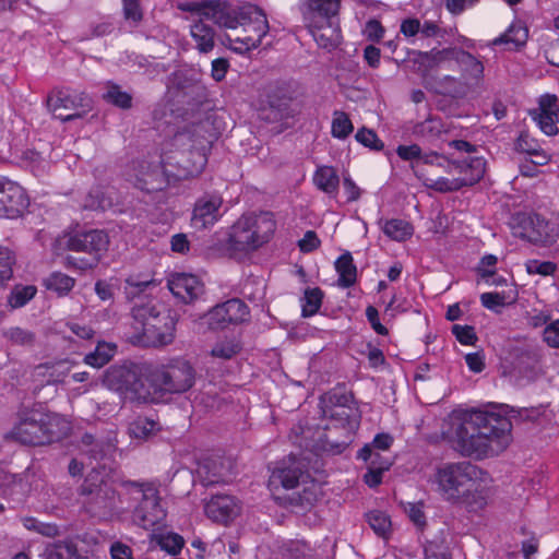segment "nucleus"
I'll return each instance as SVG.
<instances>
[{"label": "nucleus", "instance_id": "1", "mask_svg": "<svg viewBox=\"0 0 559 559\" xmlns=\"http://www.w3.org/2000/svg\"><path fill=\"white\" fill-rule=\"evenodd\" d=\"M511 429L512 424L507 417L473 411L453 425L452 444L463 456L497 455L510 444Z\"/></svg>", "mask_w": 559, "mask_h": 559}, {"label": "nucleus", "instance_id": "2", "mask_svg": "<svg viewBox=\"0 0 559 559\" xmlns=\"http://www.w3.org/2000/svg\"><path fill=\"white\" fill-rule=\"evenodd\" d=\"M176 8L182 12L203 15L222 27L241 25L246 33L240 38L243 46H233V49L240 53L261 45L263 37L269 32L265 13L254 4L234 8L222 0H187L177 2Z\"/></svg>", "mask_w": 559, "mask_h": 559}, {"label": "nucleus", "instance_id": "3", "mask_svg": "<svg viewBox=\"0 0 559 559\" xmlns=\"http://www.w3.org/2000/svg\"><path fill=\"white\" fill-rule=\"evenodd\" d=\"M210 143L200 136L198 129L193 132H178L173 136L162 160L165 162L167 175L174 182L197 177L203 171L207 163L206 152Z\"/></svg>", "mask_w": 559, "mask_h": 559}, {"label": "nucleus", "instance_id": "4", "mask_svg": "<svg viewBox=\"0 0 559 559\" xmlns=\"http://www.w3.org/2000/svg\"><path fill=\"white\" fill-rule=\"evenodd\" d=\"M120 487L121 490L117 491L105 468L92 469L79 488L84 511L98 520H110L129 510L131 503L127 500L128 495Z\"/></svg>", "mask_w": 559, "mask_h": 559}, {"label": "nucleus", "instance_id": "5", "mask_svg": "<svg viewBox=\"0 0 559 559\" xmlns=\"http://www.w3.org/2000/svg\"><path fill=\"white\" fill-rule=\"evenodd\" d=\"M131 316L129 340L133 345L163 347L174 342L176 319L166 307L152 302L135 305Z\"/></svg>", "mask_w": 559, "mask_h": 559}, {"label": "nucleus", "instance_id": "6", "mask_svg": "<svg viewBox=\"0 0 559 559\" xmlns=\"http://www.w3.org/2000/svg\"><path fill=\"white\" fill-rule=\"evenodd\" d=\"M70 424L60 415L33 408L20 414L10 436L22 444L45 445L66 437Z\"/></svg>", "mask_w": 559, "mask_h": 559}, {"label": "nucleus", "instance_id": "7", "mask_svg": "<svg viewBox=\"0 0 559 559\" xmlns=\"http://www.w3.org/2000/svg\"><path fill=\"white\" fill-rule=\"evenodd\" d=\"M103 382L106 388L115 391L124 402L135 404L157 403L153 386L147 381V374L133 362L114 365L109 367Z\"/></svg>", "mask_w": 559, "mask_h": 559}, {"label": "nucleus", "instance_id": "8", "mask_svg": "<svg viewBox=\"0 0 559 559\" xmlns=\"http://www.w3.org/2000/svg\"><path fill=\"white\" fill-rule=\"evenodd\" d=\"M275 229L276 222L272 213L245 214L233 225L229 245L238 251L255 250L271 239Z\"/></svg>", "mask_w": 559, "mask_h": 559}, {"label": "nucleus", "instance_id": "9", "mask_svg": "<svg viewBox=\"0 0 559 559\" xmlns=\"http://www.w3.org/2000/svg\"><path fill=\"white\" fill-rule=\"evenodd\" d=\"M479 475L480 469L469 462L445 463L438 467L436 483L444 499L456 502L477 490Z\"/></svg>", "mask_w": 559, "mask_h": 559}, {"label": "nucleus", "instance_id": "10", "mask_svg": "<svg viewBox=\"0 0 559 559\" xmlns=\"http://www.w3.org/2000/svg\"><path fill=\"white\" fill-rule=\"evenodd\" d=\"M147 381L159 402L165 394H181L189 391L195 382V370L188 360L175 358L152 369L147 373Z\"/></svg>", "mask_w": 559, "mask_h": 559}, {"label": "nucleus", "instance_id": "11", "mask_svg": "<svg viewBox=\"0 0 559 559\" xmlns=\"http://www.w3.org/2000/svg\"><path fill=\"white\" fill-rule=\"evenodd\" d=\"M485 170L486 159L475 156L452 162L450 165L451 178H433L427 169H418V174L427 188L438 192H452L475 185L484 177Z\"/></svg>", "mask_w": 559, "mask_h": 559}, {"label": "nucleus", "instance_id": "12", "mask_svg": "<svg viewBox=\"0 0 559 559\" xmlns=\"http://www.w3.org/2000/svg\"><path fill=\"white\" fill-rule=\"evenodd\" d=\"M121 486L131 504L139 501L133 514V520L139 526L150 530L164 520L166 514L160 507L157 489L152 484L124 480L121 481Z\"/></svg>", "mask_w": 559, "mask_h": 559}, {"label": "nucleus", "instance_id": "13", "mask_svg": "<svg viewBox=\"0 0 559 559\" xmlns=\"http://www.w3.org/2000/svg\"><path fill=\"white\" fill-rule=\"evenodd\" d=\"M329 400L336 406V409L331 413L333 428H329L330 433L326 435V443L334 453H342L352 442L359 421L348 407L353 401L352 394L334 392L329 396Z\"/></svg>", "mask_w": 559, "mask_h": 559}, {"label": "nucleus", "instance_id": "14", "mask_svg": "<svg viewBox=\"0 0 559 559\" xmlns=\"http://www.w3.org/2000/svg\"><path fill=\"white\" fill-rule=\"evenodd\" d=\"M47 106L61 121L82 118L92 109V99L85 93L69 90L53 91L47 98Z\"/></svg>", "mask_w": 559, "mask_h": 559}, {"label": "nucleus", "instance_id": "15", "mask_svg": "<svg viewBox=\"0 0 559 559\" xmlns=\"http://www.w3.org/2000/svg\"><path fill=\"white\" fill-rule=\"evenodd\" d=\"M66 246L71 251L87 253L88 259L82 261L79 267L82 270L92 269L98 264L102 254L107 251L109 237L104 230L99 229L78 231L68 237Z\"/></svg>", "mask_w": 559, "mask_h": 559}, {"label": "nucleus", "instance_id": "16", "mask_svg": "<svg viewBox=\"0 0 559 559\" xmlns=\"http://www.w3.org/2000/svg\"><path fill=\"white\" fill-rule=\"evenodd\" d=\"M249 318L248 306L238 298L229 299L213 307L200 318L199 324L209 330H223L229 324H239Z\"/></svg>", "mask_w": 559, "mask_h": 559}, {"label": "nucleus", "instance_id": "17", "mask_svg": "<svg viewBox=\"0 0 559 559\" xmlns=\"http://www.w3.org/2000/svg\"><path fill=\"white\" fill-rule=\"evenodd\" d=\"M28 199L24 189L7 177H0V216L19 217L27 207Z\"/></svg>", "mask_w": 559, "mask_h": 559}, {"label": "nucleus", "instance_id": "18", "mask_svg": "<svg viewBox=\"0 0 559 559\" xmlns=\"http://www.w3.org/2000/svg\"><path fill=\"white\" fill-rule=\"evenodd\" d=\"M134 176V186L148 193L162 191L170 183H175L167 175L164 160L162 164L139 163Z\"/></svg>", "mask_w": 559, "mask_h": 559}, {"label": "nucleus", "instance_id": "19", "mask_svg": "<svg viewBox=\"0 0 559 559\" xmlns=\"http://www.w3.org/2000/svg\"><path fill=\"white\" fill-rule=\"evenodd\" d=\"M304 24L319 47L332 50L341 44L342 32L338 16L308 20L304 21Z\"/></svg>", "mask_w": 559, "mask_h": 559}, {"label": "nucleus", "instance_id": "20", "mask_svg": "<svg viewBox=\"0 0 559 559\" xmlns=\"http://www.w3.org/2000/svg\"><path fill=\"white\" fill-rule=\"evenodd\" d=\"M223 199L216 194H205L199 198L194 204L191 225L195 229H205L218 222Z\"/></svg>", "mask_w": 559, "mask_h": 559}, {"label": "nucleus", "instance_id": "21", "mask_svg": "<svg viewBox=\"0 0 559 559\" xmlns=\"http://www.w3.org/2000/svg\"><path fill=\"white\" fill-rule=\"evenodd\" d=\"M168 288L175 297L186 304L192 302L204 292V286L197 276L185 273L173 275L168 281Z\"/></svg>", "mask_w": 559, "mask_h": 559}, {"label": "nucleus", "instance_id": "22", "mask_svg": "<svg viewBox=\"0 0 559 559\" xmlns=\"http://www.w3.org/2000/svg\"><path fill=\"white\" fill-rule=\"evenodd\" d=\"M239 506L235 498L227 495H217L205 504L206 515L214 522L226 524L239 514Z\"/></svg>", "mask_w": 559, "mask_h": 559}, {"label": "nucleus", "instance_id": "23", "mask_svg": "<svg viewBox=\"0 0 559 559\" xmlns=\"http://www.w3.org/2000/svg\"><path fill=\"white\" fill-rule=\"evenodd\" d=\"M304 476L300 464L295 459H289L288 462H282L270 476V486L277 488L282 486L285 489L296 488L300 478Z\"/></svg>", "mask_w": 559, "mask_h": 559}, {"label": "nucleus", "instance_id": "24", "mask_svg": "<svg viewBox=\"0 0 559 559\" xmlns=\"http://www.w3.org/2000/svg\"><path fill=\"white\" fill-rule=\"evenodd\" d=\"M341 1L342 0H302L299 4L302 21L337 17Z\"/></svg>", "mask_w": 559, "mask_h": 559}, {"label": "nucleus", "instance_id": "25", "mask_svg": "<svg viewBox=\"0 0 559 559\" xmlns=\"http://www.w3.org/2000/svg\"><path fill=\"white\" fill-rule=\"evenodd\" d=\"M193 14L199 16V19L190 25L191 38L194 43L195 49H198L199 52L207 53L212 51L215 46V29L210 24L204 22V20H207L205 16L198 13Z\"/></svg>", "mask_w": 559, "mask_h": 559}, {"label": "nucleus", "instance_id": "26", "mask_svg": "<svg viewBox=\"0 0 559 559\" xmlns=\"http://www.w3.org/2000/svg\"><path fill=\"white\" fill-rule=\"evenodd\" d=\"M454 64L459 67L462 72V79L468 83V81H475L476 83L483 79L484 66L474 57L472 53L457 48Z\"/></svg>", "mask_w": 559, "mask_h": 559}, {"label": "nucleus", "instance_id": "27", "mask_svg": "<svg viewBox=\"0 0 559 559\" xmlns=\"http://www.w3.org/2000/svg\"><path fill=\"white\" fill-rule=\"evenodd\" d=\"M46 559H86L72 539L58 540L46 548Z\"/></svg>", "mask_w": 559, "mask_h": 559}, {"label": "nucleus", "instance_id": "28", "mask_svg": "<svg viewBox=\"0 0 559 559\" xmlns=\"http://www.w3.org/2000/svg\"><path fill=\"white\" fill-rule=\"evenodd\" d=\"M335 269L338 273V286L348 288L355 284L357 269L349 252H345L335 261Z\"/></svg>", "mask_w": 559, "mask_h": 559}, {"label": "nucleus", "instance_id": "29", "mask_svg": "<svg viewBox=\"0 0 559 559\" xmlns=\"http://www.w3.org/2000/svg\"><path fill=\"white\" fill-rule=\"evenodd\" d=\"M313 182L318 189L328 194H336L340 185V178L336 170L331 166L319 167L313 175Z\"/></svg>", "mask_w": 559, "mask_h": 559}, {"label": "nucleus", "instance_id": "30", "mask_svg": "<svg viewBox=\"0 0 559 559\" xmlns=\"http://www.w3.org/2000/svg\"><path fill=\"white\" fill-rule=\"evenodd\" d=\"M444 132H447V129L441 119L432 116L416 123L413 129V133L416 136L424 138L429 142L438 140Z\"/></svg>", "mask_w": 559, "mask_h": 559}, {"label": "nucleus", "instance_id": "31", "mask_svg": "<svg viewBox=\"0 0 559 559\" xmlns=\"http://www.w3.org/2000/svg\"><path fill=\"white\" fill-rule=\"evenodd\" d=\"M156 285L157 283L151 274L133 273L124 280L123 289L128 298H134Z\"/></svg>", "mask_w": 559, "mask_h": 559}, {"label": "nucleus", "instance_id": "32", "mask_svg": "<svg viewBox=\"0 0 559 559\" xmlns=\"http://www.w3.org/2000/svg\"><path fill=\"white\" fill-rule=\"evenodd\" d=\"M242 346L234 336L217 340L210 350L211 357L219 360H229L237 356Z\"/></svg>", "mask_w": 559, "mask_h": 559}, {"label": "nucleus", "instance_id": "33", "mask_svg": "<svg viewBox=\"0 0 559 559\" xmlns=\"http://www.w3.org/2000/svg\"><path fill=\"white\" fill-rule=\"evenodd\" d=\"M467 91V82L451 75H444L437 82V92L445 96L461 98L466 95Z\"/></svg>", "mask_w": 559, "mask_h": 559}, {"label": "nucleus", "instance_id": "34", "mask_svg": "<svg viewBox=\"0 0 559 559\" xmlns=\"http://www.w3.org/2000/svg\"><path fill=\"white\" fill-rule=\"evenodd\" d=\"M382 231L392 240L403 241L412 236L413 227L412 225L404 219H388L380 221Z\"/></svg>", "mask_w": 559, "mask_h": 559}, {"label": "nucleus", "instance_id": "35", "mask_svg": "<svg viewBox=\"0 0 559 559\" xmlns=\"http://www.w3.org/2000/svg\"><path fill=\"white\" fill-rule=\"evenodd\" d=\"M116 349L117 347L112 343L99 342L94 352L85 356L84 362L95 368H102L111 360Z\"/></svg>", "mask_w": 559, "mask_h": 559}, {"label": "nucleus", "instance_id": "36", "mask_svg": "<svg viewBox=\"0 0 559 559\" xmlns=\"http://www.w3.org/2000/svg\"><path fill=\"white\" fill-rule=\"evenodd\" d=\"M457 47L444 48L441 50H431L425 52L424 59L430 69L433 68H445L452 69L456 56Z\"/></svg>", "mask_w": 559, "mask_h": 559}, {"label": "nucleus", "instance_id": "37", "mask_svg": "<svg viewBox=\"0 0 559 559\" xmlns=\"http://www.w3.org/2000/svg\"><path fill=\"white\" fill-rule=\"evenodd\" d=\"M3 337L13 346L33 347L36 333L21 326H11L2 332Z\"/></svg>", "mask_w": 559, "mask_h": 559}, {"label": "nucleus", "instance_id": "38", "mask_svg": "<svg viewBox=\"0 0 559 559\" xmlns=\"http://www.w3.org/2000/svg\"><path fill=\"white\" fill-rule=\"evenodd\" d=\"M103 98L107 103L121 109H130L132 107V95L122 91L120 85L112 82L106 84V92Z\"/></svg>", "mask_w": 559, "mask_h": 559}, {"label": "nucleus", "instance_id": "39", "mask_svg": "<svg viewBox=\"0 0 559 559\" xmlns=\"http://www.w3.org/2000/svg\"><path fill=\"white\" fill-rule=\"evenodd\" d=\"M516 290L513 289L511 293H484L480 295L481 305L493 311H499V308L512 304L516 300Z\"/></svg>", "mask_w": 559, "mask_h": 559}, {"label": "nucleus", "instance_id": "40", "mask_svg": "<svg viewBox=\"0 0 559 559\" xmlns=\"http://www.w3.org/2000/svg\"><path fill=\"white\" fill-rule=\"evenodd\" d=\"M23 526L31 532H35L41 536L53 538L60 535L57 524L46 523L33 516H24L21 519Z\"/></svg>", "mask_w": 559, "mask_h": 559}, {"label": "nucleus", "instance_id": "41", "mask_svg": "<svg viewBox=\"0 0 559 559\" xmlns=\"http://www.w3.org/2000/svg\"><path fill=\"white\" fill-rule=\"evenodd\" d=\"M527 40V29L521 24H512L504 34L493 40L495 45L512 44L515 48Z\"/></svg>", "mask_w": 559, "mask_h": 559}, {"label": "nucleus", "instance_id": "42", "mask_svg": "<svg viewBox=\"0 0 559 559\" xmlns=\"http://www.w3.org/2000/svg\"><path fill=\"white\" fill-rule=\"evenodd\" d=\"M323 293L320 288H308L301 299L302 317H311L318 312L321 307Z\"/></svg>", "mask_w": 559, "mask_h": 559}, {"label": "nucleus", "instance_id": "43", "mask_svg": "<svg viewBox=\"0 0 559 559\" xmlns=\"http://www.w3.org/2000/svg\"><path fill=\"white\" fill-rule=\"evenodd\" d=\"M452 164L451 160H449L447 157L437 154L436 152H431L428 154H425L420 162V167L426 168L430 176L433 178H439L437 176V173L433 171L436 169H443L448 175H450V165Z\"/></svg>", "mask_w": 559, "mask_h": 559}, {"label": "nucleus", "instance_id": "44", "mask_svg": "<svg viewBox=\"0 0 559 559\" xmlns=\"http://www.w3.org/2000/svg\"><path fill=\"white\" fill-rule=\"evenodd\" d=\"M357 457L368 462L369 467L378 468V469H389L391 466V461L389 459L383 457L378 451L373 450L371 445L366 444L362 449L359 450Z\"/></svg>", "mask_w": 559, "mask_h": 559}, {"label": "nucleus", "instance_id": "45", "mask_svg": "<svg viewBox=\"0 0 559 559\" xmlns=\"http://www.w3.org/2000/svg\"><path fill=\"white\" fill-rule=\"evenodd\" d=\"M353 123L348 116L343 111L333 114L331 133L334 138L346 139L353 132Z\"/></svg>", "mask_w": 559, "mask_h": 559}, {"label": "nucleus", "instance_id": "46", "mask_svg": "<svg viewBox=\"0 0 559 559\" xmlns=\"http://www.w3.org/2000/svg\"><path fill=\"white\" fill-rule=\"evenodd\" d=\"M367 521L377 535L386 537L391 528V521L384 512L378 510L370 511L367 514Z\"/></svg>", "mask_w": 559, "mask_h": 559}, {"label": "nucleus", "instance_id": "47", "mask_svg": "<svg viewBox=\"0 0 559 559\" xmlns=\"http://www.w3.org/2000/svg\"><path fill=\"white\" fill-rule=\"evenodd\" d=\"M321 493L320 487L314 481L306 484L300 491L294 493L293 500L301 507L312 506Z\"/></svg>", "mask_w": 559, "mask_h": 559}, {"label": "nucleus", "instance_id": "48", "mask_svg": "<svg viewBox=\"0 0 559 559\" xmlns=\"http://www.w3.org/2000/svg\"><path fill=\"white\" fill-rule=\"evenodd\" d=\"M156 423L146 417H138L128 427L129 435L136 439L147 438L155 429Z\"/></svg>", "mask_w": 559, "mask_h": 559}, {"label": "nucleus", "instance_id": "49", "mask_svg": "<svg viewBox=\"0 0 559 559\" xmlns=\"http://www.w3.org/2000/svg\"><path fill=\"white\" fill-rule=\"evenodd\" d=\"M46 286L50 290H55L58 294H67L70 292L74 286V280L67 274L63 273H52L47 280H46Z\"/></svg>", "mask_w": 559, "mask_h": 559}, {"label": "nucleus", "instance_id": "50", "mask_svg": "<svg viewBox=\"0 0 559 559\" xmlns=\"http://www.w3.org/2000/svg\"><path fill=\"white\" fill-rule=\"evenodd\" d=\"M396 153L404 160L416 159V162L412 165V167L414 169L415 175L420 179L418 169H425L424 167H420V162L424 156V155H421L420 146L417 144L400 145L396 150Z\"/></svg>", "mask_w": 559, "mask_h": 559}, {"label": "nucleus", "instance_id": "51", "mask_svg": "<svg viewBox=\"0 0 559 559\" xmlns=\"http://www.w3.org/2000/svg\"><path fill=\"white\" fill-rule=\"evenodd\" d=\"M14 263V253L8 247L0 246V286L11 278Z\"/></svg>", "mask_w": 559, "mask_h": 559}, {"label": "nucleus", "instance_id": "52", "mask_svg": "<svg viewBox=\"0 0 559 559\" xmlns=\"http://www.w3.org/2000/svg\"><path fill=\"white\" fill-rule=\"evenodd\" d=\"M35 294V286L15 287L9 297V304L12 308L23 307Z\"/></svg>", "mask_w": 559, "mask_h": 559}, {"label": "nucleus", "instance_id": "53", "mask_svg": "<svg viewBox=\"0 0 559 559\" xmlns=\"http://www.w3.org/2000/svg\"><path fill=\"white\" fill-rule=\"evenodd\" d=\"M536 110L537 114L559 118L558 97L554 94L542 95Z\"/></svg>", "mask_w": 559, "mask_h": 559}, {"label": "nucleus", "instance_id": "54", "mask_svg": "<svg viewBox=\"0 0 559 559\" xmlns=\"http://www.w3.org/2000/svg\"><path fill=\"white\" fill-rule=\"evenodd\" d=\"M530 115L545 134L556 135L559 132L557 127L559 118L537 114V110H532Z\"/></svg>", "mask_w": 559, "mask_h": 559}, {"label": "nucleus", "instance_id": "55", "mask_svg": "<svg viewBox=\"0 0 559 559\" xmlns=\"http://www.w3.org/2000/svg\"><path fill=\"white\" fill-rule=\"evenodd\" d=\"M355 138L366 147H370L374 151H380L383 148L382 141L378 138L373 130L361 128L357 131Z\"/></svg>", "mask_w": 559, "mask_h": 559}, {"label": "nucleus", "instance_id": "56", "mask_svg": "<svg viewBox=\"0 0 559 559\" xmlns=\"http://www.w3.org/2000/svg\"><path fill=\"white\" fill-rule=\"evenodd\" d=\"M23 163L25 167L29 168L31 171L38 176L44 173L47 162L43 156L34 151H26L23 154Z\"/></svg>", "mask_w": 559, "mask_h": 559}, {"label": "nucleus", "instance_id": "57", "mask_svg": "<svg viewBox=\"0 0 559 559\" xmlns=\"http://www.w3.org/2000/svg\"><path fill=\"white\" fill-rule=\"evenodd\" d=\"M525 267L528 274H539L543 276L552 275L557 270L556 263L550 261H539L535 259L528 260L525 263Z\"/></svg>", "mask_w": 559, "mask_h": 559}, {"label": "nucleus", "instance_id": "58", "mask_svg": "<svg viewBox=\"0 0 559 559\" xmlns=\"http://www.w3.org/2000/svg\"><path fill=\"white\" fill-rule=\"evenodd\" d=\"M162 549L166 550L170 555H177L180 552L185 545L183 538L175 533L163 535L158 542Z\"/></svg>", "mask_w": 559, "mask_h": 559}, {"label": "nucleus", "instance_id": "59", "mask_svg": "<svg viewBox=\"0 0 559 559\" xmlns=\"http://www.w3.org/2000/svg\"><path fill=\"white\" fill-rule=\"evenodd\" d=\"M452 333L463 345H473L477 341L475 329L471 325L454 324L452 326Z\"/></svg>", "mask_w": 559, "mask_h": 559}, {"label": "nucleus", "instance_id": "60", "mask_svg": "<svg viewBox=\"0 0 559 559\" xmlns=\"http://www.w3.org/2000/svg\"><path fill=\"white\" fill-rule=\"evenodd\" d=\"M364 35L371 41H379L384 35V27L380 21L371 19L365 25Z\"/></svg>", "mask_w": 559, "mask_h": 559}, {"label": "nucleus", "instance_id": "61", "mask_svg": "<svg viewBox=\"0 0 559 559\" xmlns=\"http://www.w3.org/2000/svg\"><path fill=\"white\" fill-rule=\"evenodd\" d=\"M123 13L127 20L139 22L143 17L140 0H122Z\"/></svg>", "mask_w": 559, "mask_h": 559}, {"label": "nucleus", "instance_id": "62", "mask_svg": "<svg viewBox=\"0 0 559 559\" xmlns=\"http://www.w3.org/2000/svg\"><path fill=\"white\" fill-rule=\"evenodd\" d=\"M543 338L549 347L559 348V319L545 328Z\"/></svg>", "mask_w": 559, "mask_h": 559}, {"label": "nucleus", "instance_id": "63", "mask_svg": "<svg viewBox=\"0 0 559 559\" xmlns=\"http://www.w3.org/2000/svg\"><path fill=\"white\" fill-rule=\"evenodd\" d=\"M298 246L302 252H310L320 246V240L314 231L308 230L299 240Z\"/></svg>", "mask_w": 559, "mask_h": 559}, {"label": "nucleus", "instance_id": "64", "mask_svg": "<svg viewBox=\"0 0 559 559\" xmlns=\"http://www.w3.org/2000/svg\"><path fill=\"white\" fill-rule=\"evenodd\" d=\"M110 555L112 559H133L131 548L120 542H116L111 545Z\"/></svg>", "mask_w": 559, "mask_h": 559}]
</instances>
